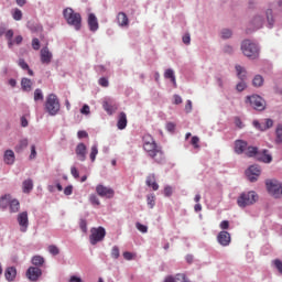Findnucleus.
<instances>
[{
    "mask_svg": "<svg viewBox=\"0 0 282 282\" xmlns=\"http://www.w3.org/2000/svg\"><path fill=\"white\" fill-rule=\"evenodd\" d=\"M143 149L148 153L149 158L154 160L158 164H162L164 162V152L162 151V147L155 143V140L151 134L143 135Z\"/></svg>",
    "mask_w": 282,
    "mask_h": 282,
    "instance_id": "obj_1",
    "label": "nucleus"
},
{
    "mask_svg": "<svg viewBox=\"0 0 282 282\" xmlns=\"http://www.w3.org/2000/svg\"><path fill=\"white\" fill-rule=\"evenodd\" d=\"M63 17L68 25H73L75 30H80L83 23V18L80 17V13L74 12V9L72 8H66L63 11Z\"/></svg>",
    "mask_w": 282,
    "mask_h": 282,
    "instance_id": "obj_2",
    "label": "nucleus"
},
{
    "mask_svg": "<svg viewBox=\"0 0 282 282\" xmlns=\"http://www.w3.org/2000/svg\"><path fill=\"white\" fill-rule=\"evenodd\" d=\"M0 208H2V210L9 208L10 213H19L21 208V203H19L18 199L12 198V195L7 194L0 197Z\"/></svg>",
    "mask_w": 282,
    "mask_h": 282,
    "instance_id": "obj_3",
    "label": "nucleus"
},
{
    "mask_svg": "<svg viewBox=\"0 0 282 282\" xmlns=\"http://www.w3.org/2000/svg\"><path fill=\"white\" fill-rule=\"evenodd\" d=\"M257 199H259V195L256 192H243L237 199V204L239 208H246V206H252V204H257Z\"/></svg>",
    "mask_w": 282,
    "mask_h": 282,
    "instance_id": "obj_4",
    "label": "nucleus"
},
{
    "mask_svg": "<svg viewBox=\"0 0 282 282\" xmlns=\"http://www.w3.org/2000/svg\"><path fill=\"white\" fill-rule=\"evenodd\" d=\"M241 51L247 56V58H259V46L252 43L250 40H245L241 44Z\"/></svg>",
    "mask_w": 282,
    "mask_h": 282,
    "instance_id": "obj_5",
    "label": "nucleus"
},
{
    "mask_svg": "<svg viewBox=\"0 0 282 282\" xmlns=\"http://www.w3.org/2000/svg\"><path fill=\"white\" fill-rule=\"evenodd\" d=\"M45 109L50 116H56V113L61 111V102L58 101V97H56V95L50 94L46 97Z\"/></svg>",
    "mask_w": 282,
    "mask_h": 282,
    "instance_id": "obj_6",
    "label": "nucleus"
},
{
    "mask_svg": "<svg viewBox=\"0 0 282 282\" xmlns=\"http://www.w3.org/2000/svg\"><path fill=\"white\" fill-rule=\"evenodd\" d=\"M107 237V231L104 227H93L90 229L89 241L91 246H96V243H100Z\"/></svg>",
    "mask_w": 282,
    "mask_h": 282,
    "instance_id": "obj_7",
    "label": "nucleus"
},
{
    "mask_svg": "<svg viewBox=\"0 0 282 282\" xmlns=\"http://www.w3.org/2000/svg\"><path fill=\"white\" fill-rule=\"evenodd\" d=\"M268 193L272 195L275 199L282 197V184L279 181L269 180L265 182Z\"/></svg>",
    "mask_w": 282,
    "mask_h": 282,
    "instance_id": "obj_8",
    "label": "nucleus"
},
{
    "mask_svg": "<svg viewBox=\"0 0 282 282\" xmlns=\"http://www.w3.org/2000/svg\"><path fill=\"white\" fill-rule=\"evenodd\" d=\"M247 102H249L256 111H263V109H265V100L259 95L248 96Z\"/></svg>",
    "mask_w": 282,
    "mask_h": 282,
    "instance_id": "obj_9",
    "label": "nucleus"
},
{
    "mask_svg": "<svg viewBox=\"0 0 282 282\" xmlns=\"http://www.w3.org/2000/svg\"><path fill=\"white\" fill-rule=\"evenodd\" d=\"M96 193L99 197H106L107 199H111L116 195L113 188L100 184L96 186Z\"/></svg>",
    "mask_w": 282,
    "mask_h": 282,
    "instance_id": "obj_10",
    "label": "nucleus"
},
{
    "mask_svg": "<svg viewBox=\"0 0 282 282\" xmlns=\"http://www.w3.org/2000/svg\"><path fill=\"white\" fill-rule=\"evenodd\" d=\"M246 175L249 182H257V180H259V175H261V167H259V165H251L246 171Z\"/></svg>",
    "mask_w": 282,
    "mask_h": 282,
    "instance_id": "obj_11",
    "label": "nucleus"
},
{
    "mask_svg": "<svg viewBox=\"0 0 282 282\" xmlns=\"http://www.w3.org/2000/svg\"><path fill=\"white\" fill-rule=\"evenodd\" d=\"M43 271L39 267H30L26 271V278L29 281L36 282L39 278L42 276Z\"/></svg>",
    "mask_w": 282,
    "mask_h": 282,
    "instance_id": "obj_12",
    "label": "nucleus"
},
{
    "mask_svg": "<svg viewBox=\"0 0 282 282\" xmlns=\"http://www.w3.org/2000/svg\"><path fill=\"white\" fill-rule=\"evenodd\" d=\"M18 224L20 226L21 232L28 231V226H30V220L28 219V212H22L18 215Z\"/></svg>",
    "mask_w": 282,
    "mask_h": 282,
    "instance_id": "obj_13",
    "label": "nucleus"
},
{
    "mask_svg": "<svg viewBox=\"0 0 282 282\" xmlns=\"http://www.w3.org/2000/svg\"><path fill=\"white\" fill-rule=\"evenodd\" d=\"M40 58L43 65H50L52 63L53 55H52V52H50V48L47 46L41 50Z\"/></svg>",
    "mask_w": 282,
    "mask_h": 282,
    "instance_id": "obj_14",
    "label": "nucleus"
},
{
    "mask_svg": "<svg viewBox=\"0 0 282 282\" xmlns=\"http://www.w3.org/2000/svg\"><path fill=\"white\" fill-rule=\"evenodd\" d=\"M102 108L105 109V111H107L108 116H112L113 113H116V111H118V105H116L111 99L105 100L102 102Z\"/></svg>",
    "mask_w": 282,
    "mask_h": 282,
    "instance_id": "obj_15",
    "label": "nucleus"
},
{
    "mask_svg": "<svg viewBox=\"0 0 282 282\" xmlns=\"http://www.w3.org/2000/svg\"><path fill=\"white\" fill-rule=\"evenodd\" d=\"M75 153L80 162H85L87 160V145L79 143L75 149Z\"/></svg>",
    "mask_w": 282,
    "mask_h": 282,
    "instance_id": "obj_16",
    "label": "nucleus"
},
{
    "mask_svg": "<svg viewBox=\"0 0 282 282\" xmlns=\"http://www.w3.org/2000/svg\"><path fill=\"white\" fill-rule=\"evenodd\" d=\"M217 241L218 243H220V246H230V232L226 231V230H223L218 234L217 236Z\"/></svg>",
    "mask_w": 282,
    "mask_h": 282,
    "instance_id": "obj_17",
    "label": "nucleus"
},
{
    "mask_svg": "<svg viewBox=\"0 0 282 282\" xmlns=\"http://www.w3.org/2000/svg\"><path fill=\"white\" fill-rule=\"evenodd\" d=\"M274 121L272 119H265L264 123H259V121H253V127L258 129L259 131H268V129H271L273 127Z\"/></svg>",
    "mask_w": 282,
    "mask_h": 282,
    "instance_id": "obj_18",
    "label": "nucleus"
},
{
    "mask_svg": "<svg viewBox=\"0 0 282 282\" xmlns=\"http://www.w3.org/2000/svg\"><path fill=\"white\" fill-rule=\"evenodd\" d=\"M263 23H265V20L261 15H254L250 25L253 30H261V28H263Z\"/></svg>",
    "mask_w": 282,
    "mask_h": 282,
    "instance_id": "obj_19",
    "label": "nucleus"
},
{
    "mask_svg": "<svg viewBox=\"0 0 282 282\" xmlns=\"http://www.w3.org/2000/svg\"><path fill=\"white\" fill-rule=\"evenodd\" d=\"M14 160H17V156L14 155V151L7 150L3 155L4 164H9L10 166H12V164H14Z\"/></svg>",
    "mask_w": 282,
    "mask_h": 282,
    "instance_id": "obj_20",
    "label": "nucleus"
},
{
    "mask_svg": "<svg viewBox=\"0 0 282 282\" xmlns=\"http://www.w3.org/2000/svg\"><path fill=\"white\" fill-rule=\"evenodd\" d=\"M145 184L149 188H152V191H158L160 188V185H158V182L155 181V174L148 175Z\"/></svg>",
    "mask_w": 282,
    "mask_h": 282,
    "instance_id": "obj_21",
    "label": "nucleus"
},
{
    "mask_svg": "<svg viewBox=\"0 0 282 282\" xmlns=\"http://www.w3.org/2000/svg\"><path fill=\"white\" fill-rule=\"evenodd\" d=\"M88 25L90 32H96L98 30V18H96V14L90 13L88 15Z\"/></svg>",
    "mask_w": 282,
    "mask_h": 282,
    "instance_id": "obj_22",
    "label": "nucleus"
},
{
    "mask_svg": "<svg viewBox=\"0 0 282 282\" xmlns=\"http://www.w3.org/2000/svg\"><path fill=\"white\" fill-rule=\"evenodd\" d=\"M246 149H248V142H246L243 140H237L235 142V151L238 155H241V153H243V151H246Z\"/></svg>",
    "mask_w": 282,
    "mask_h": 282,
    "instance_id": "obj_23",
    "label": "nucleus"
},
{
    "mask_svg": "<svg viewBox=\"0 0 282 282\" xmlns=\"http://www.w3.org/2000/svg\"><path fill=\"white\" fill-rule=\"evenodd\" d=\"M117 23L120 28H127L129 25V18L127 17V13L119 12L117 15Z\"/></svg>",
    "mask_w": 282,
    "mask_h": 282,
    "instance_id": "obj_24",
    "label": "nucleus"
},
{
    "mask_svg": "<svg viewBox=\"0 0 282 282\" xmlns=\"http://www.w3.org/2000/svg\"><path fill=\"white\" fill-rule=\"evenodd\" d=\"M4 276L7 281H14L17 279V268L8 267L4 271Z\"/></svg>",
    "mask_w": 282,
    "mask_h": 282,
    "instance_id": "obj_25",
    "label": "nucleus"
},
{
    "mask_svg": "<svg viewBox=\"0 0 282 282\" xmlns=\"http://www.w3.org/2000/svg\"><path fill=\"white\" fill-rule=\"evenodd\" d=\"M260 162H264V164H270V162H272V155L270 154V152H268V150H264L261 153H258V159Z\"/></svg>",
    "mask_w": 282,
    "mask_h": 282,
    "instance_id": "obj_26",
    "label": "nucleus"
},
{
    "mask_svg": "<svg viewBox=\"0 0 282 282\" xmlns=\"http://www.w3.org/2000/svg\"><path fill=\"white\" fill-rule=\"evenodd\" d=\"M117 127L118 129H120V131H122V129H127V113L124 112L119 113Z\"/></svg>",
    "mask_w": 282,
    "mask_h": 282,
    "instance_id": "obj_27",
    "label": "nucleus"
},
{
    "mask_svg": "<svg viewBox=\"0 0 282 282\" xmlns=\"http://www.w3.org/2000/svg\"><path fill=\"white\" fill-rule=\"evenodd\" d=\"M31 262L35 268H43L45 265V258L43 256H33Z\"/></svg>",
    "mask_w": 282,
    "mask_h": 282,
    "instance_id": "obj_28",
    "label": "nucleus"
},
{
    "mask_svg": "<svg viewBox=\"0 0 282 282\" xmlns=\"http://www.w3.org/2000/svg\"><path fill=\"white\" fill-rule=\"evenodd\" d=\"M237 76L240 80H246L248 78V70L243 68L241 65H236Z\"/></svg>",
    "mask_w": 282,
    "mask_h": 282,
    "instance_id": "obj_29",
    "label": "nucleus"
},
{
    "mask_svg": "<svg viewBox=\"0 0 282 282\" xmlns=\"http://www.w3.org/2000/svg\"><path fill=\"white\" fill-rule=\"evenodd\" d=\"M18 65H19V67H21V69L26 70L28 74H29V76H34V70H32V69L30 68V65L26 64V62H25L24 58H20V59L18 61Z\"/></svg>",
    "mask_w": 282,
    "mask_h": 282,
    "instance_id": "obj_30",
    "label": "nucleus"
},
{
    "mask_svg": "<svg viewBox=\"0 0 282 282\" xmlns=\"http://www.w3.org/2000/svg\"><path fill=\"white\" fill-rule=\"evenodd\" d=\"M21 87L23 91H32V79L29 78H22L21 80Z\"/></svg>",
    "mask_w": 282,
    "mask_h": 282,
    "instance_id": "obj_31",
    "label": "nucleus"
},
{
    "mask_svg": "<svg viewBox=\"0 0 282 282\" xmlns=\"http://www.w3.org/2000/svg\"><path fill=\"white\" fill-rule=\"evenodd\" d=\"M245 154L247 158H254V155L259 158V149L257 147H248Z\"/></svg>",
    "mask_w": 282,
    "mask_h": 282,
    "instance_id": "obj_32",
    "label": "nucleus"
},
{
    "mask_svg": "<svg viewBox=\"0 0 282 282\" xmlns=\"http://www.w3.org/2000/svg\"><path fill=\"white\" fill-rule=\"evenodd\" d=\"M22 188H23V193H30L32 188H34V183L32 182L31 178H28L22 183Z\"/></svg>",
    "mask_w": 282,
    "mask_h": 282,
    "instance_id": "obj_33",
    "label": "nucleus"
},
{
    "mask_svg": "<svg viewBox=\"0 0 282 282\" xmlns=\"http://www.w3.org/2000/svg\"><path fill=\"white\" fill-rule=\"evenodd\" d=\"M164 78H169L174 86L177 85V82L175 80V73L173 72V69L167 68L164 73Z\"/></svg>",
    "mask_w": 282,
    "mask_h": 282,
    "instance_id": "obj_34",
    "label": "nucleus"
},
{
    "mask_svg": "<svg viewBox=\"0 0 282 282\" xmlns=\"http://www.w3.org/2000/svg\"><path fill=\"white\" fill-rule=\"evenodd\" d=\"M4 36L8 41V47L9 48H12V46L14 45V42L12 40V36H14V31L12 30H8L6 33H4Z\"/></svg>",
    "mask_w": 282,
    "mask_h": 282,
    "instance_id": "obj_35",
    "label": "nucleus"
},
{
    "mask_svg": "<svg viewBox=\"0 0 282 282\" xmlns=\"http://www.w3.org/2000/svg\"><path fill=\"white\" fill-rule=\"evenodd\" d=\"M265 17H267L269 28H274V17L272 15L271 9L267 10Z\"/></svg>",
    "mask_w": 282,
    "mask_h": 282,
    "instance_id": "obj_36",
    "label": "nucleus"
},
{
    "mask_svg": "<svg viewBox=\"0 0 282 282\" xmlns=\"http://www.w3.org/2000/svg\"><path fill=\"white\" fill-rule=\"evenodd\" d=\"M28 144H29L28 139H22L15 147V150L18 151V153H21L23 149H28Z\"/></svg>",
    "mask_w": 282,
    "mask_h": 282,
    "instance_id": "obj_37",
    "label": "nucleus"
},
{
    "mask_svg": "<svg viewBox=\"0 0 282 282\" xmlns=\"http://www.w3.org/2000/svg\"><path fill=\"white\" fill-rule=\"evenodd\" d=\"M252 85H253V87H261L263 85V76L256 75L252 80Z\"/></svg>",
    "mask_w": 282,
    "mask_h": 282,
    "instance_id": "obj_38",
    "label": "nucleus"
},
{
    "mask_svg": "<svg viewBox=\"0 0 282 282\" xmlns=\"http://www.w3.org/2000/svg\"><path fill=\"white\" fill-rule=\"evenodd\" d=\"M12 17L14 21H21V19H23V11H21V9H14L12 12Z\"/></svg>",
    "mask_w": 282,
    "mask_h": 282,
    "instance_id": "obj_39",
    "label": "nucleus"
},
{
    "mask_svg": "<svg viewBox=\"0 0 282 282\" xmlns=\"http://www.w3.org/2000/svg\"><path fill=\"white\" fill-rule=\"evenodd\" d=\"M44 96H43V90H41V88H36L34 90V100L35 102H39V100L43 101Z\"/></svg>",
    "mask_w": 282,
    "mask_h": 282,
    "instance_id": "obj_40",
    "label": "nucleus"
},
{
    "mask_svg": "<svg viewBox=\"0 0 282 282\" xmlns=\"http://www.w3.org/2000/svg\"><path fill=\"white\" fill-rule=\"evenodd\" d=\"M47 250H48L50 254H53V257L61 254V249H58V247H56V245L48 246Z\"/></svg>",
    "mask_w": 282,
    "mask_h": 282,
    "instance_id": "obj_41",
    "label": "nucleus"
},
{
    "mask_svg": "<svg viewBox=\"0 0 282 282\" xmlns=\"http://www.w3.org/2000/svg\"><path fill=\"white\" fill-rule=\"evenodd\" d=\"M275 142L278 144H282V126H278L276 130H275Z\"/></svg>",
    "mask_w": 282,
    "mask_h": 282,
    "instance_id": "obj_42",
    "label": "nucleus"
},
{
    "mask_svg": "<svg viewBox=\"0 0 282 282\" xmlns=\"http://www.w3.org/2000/svg\"><path fill=\"white\" fill-rule=\"evenodd\" d=\"M96 155H98V145H93L90 149V160L96 162Z\"/></svg>",
    "mask_w": 282,
    "mask_h": 282,
    "instance_id": "obj_43",
    "label": "nucleus"
},
{
    "mask_svg": "<svg viewBox=\"0 0 282 282\" xmlns=\"http://www.w3.org/2000/svg\"><path fill=\"white\" fill-rule=\"evenodd\" d=\"M89 202L90 204H93V206H100V199H98V196H96L95 194L90 195Z\"/></svg>",
    "mask_w": 282,
    "mask_h": 282,
    "instance_id": "obj_44",
    "label": "nucleus"
},
{
    "mask_svg": "<svg viewBox=\"0 0 282 282\" xmlns=\"http://www.w3.org/2000/svg\"><path fill=\"white\" fill-rule=\"evenodd\" d=\"M135 228L139 230V232H143V234L149 232V227L140 223L135 224Z\"/></svg>",
    "mask_w": 282,
    "mask_h": 282,
    "instance_id": "obj_45",
    "label": "nucleus"
},
{
    "mask_svg": "<svg viewBox=\"0 0 282 282\" xmlns=\"http://www.w3.org/2000/svg\"><path fill=\"white\" fill-rule=\"evenodd\" d=\"M119 257H120V249L118 248V246L112 247L111 258L118 259Z\"/></svg>",
    "mask_w": 282,
    "mask_h": 282,
    "instance_id": "obj_46",
    "label": "nucleus"
},
{
    "mask_svg": "<svg viewBox=\"0 0 282 282\" xmlns=\"http://www.w3.org/2000/svg\"><path fill=\"white\" fill-rule=\"evenodd\" d=\"M188 279H186V274L178 273L175 275L174 281L175 282H186Z\"/></svg>",
    "mask_w": 282,
    "mask_h": 282,
    "instance_id": "obj_47",
    "label": "nucleus"
},
{
    "mask_svg": "<svg viewBox=\"0 0 282 282\" xmlns=\"http://www.w3.org/2000/svg\"><path fill=\"white\" fill-rule=\"evenodd\" d=\"M147 200H148V206H150V208H153L155 206V196L149 195Z\"/></svg>",
    "mask_w": 282,
    "mask_h": 282,
    "instance_id": "obj_48",
    "label": "nucleus"
},
{
    "mask_svg": "<svg viewBox=\"0 0 282 282\" xmlns=\"http://www.w3.org/2000/svg\"><path fill=\"white\" fill-rule=\"evenodd\" d=\"M79 228H80L82 232L87 234V220L80 219V221H79Z\"/></svg>",
    "mask_w": 282,
    "mask_h": 282,
    "instance_id": "obj_49",
    "label": "nucleus"
},
{
    "mask_svg": "<svg viewBox=\"0 0 282 282\" xmlns=\"http://www.w3.org/2000/svg\"><path fill=\"white\" fill-rule=\"evenodd\" d=\"M32 47L35 51L41 50V42L39 41V39L35 37V39L32 40Z\"/></svg>",
    "mask_w": 282,
    "mask_h": 282,
    "instance_id": "obj_50",
    "label": "nucleus"
},
{
    "mask_svg": "<svg viewBox=\"0 0 282 282\" xmlns=\"http://www.w3.org/2000/svg\"><path fill=\"white\" fill-rule=\"evenodd\" d=\"M230 36H232V31L225 29L221 31V37L223 39H230Z\"/></svg>",
    "mask_w": 282,
    "mask_h": 282,
    "instance_id": "obj_51",
    "label": "nucleus"
},
{
    "mask_svg": "<svg viewBox=\"0 0 282 282\" xmlns=\"http://www.w3.org/2000/svg\"><path fill=\"white\" fill-rule=\"evenodd\" d=\"M191 144L194 147V149H199V138L193 137L191 140Z\"/></svg>",
    "mask_w": 282,
    "mask_h": 282,
    "instance_id": "obj_52",
    "label": "nucleus"
},
{
    "mask_svg": "<svg viewBox=\"0 0 282 282\" xmlns=\"http://www.w3.org/2000/svg\"><path fill=\"white\" fill-rule=\"evenodd\" d=\"M248 86L246 85L245 80H241L240 83L237 84L236 89L237 91H243Z\"/></svg>",
    "mask_w": 282,
    "mask_h": 282,
    "instance_id": "obj_53",
    "label": "nucleus"
},
{
    "mask_svg": "<svg viewBox=\"0 0 282 282\" xmlns=\"http://www.w3.org/2000/svg\"><path fill=\"white\" fill-rule=\"evenodd\" d=\"M273 263H274V267L276 268V270L280 272V274H282V261L279 259H275L273 261Z\"/></svg>",
    "mask_w": 282,
    "mask_h": 282,
    "instance_id": "obj_54",
    "label": "nucleus"
},
{
    "mask_svg": "<svg viewBox=\"0 0 282 282\" xmlns=\"http://www.w3.org/2000/svg\"><path fill=\"white\" fill-rule=\"evenodd\" d=\"M98 83H99L100 87H109V79H107L105 77L99 78Z\"/></svg>",
    "mask_w": 282,
    "mask_h": 282,
    "instance_id": "obj_55",
    "label": "nucleus"
},
{
    "mask_svg": "<svg viewBox=\"0 0 282 282\" xmlns=\"http://www.w3.org/2000/svg\"><path fill=\"white\" fill-rule=\"evenodd\" d=\"M70 174L73 175V177H75V180H78V177H80V174L78 173V169H76V166L70 167Z\"/></svg>",
    "mask_w": 282,
    "mask_h": 282,
    "instance_id": "obj_56",
    "label": "nucleus"
},
{
    "mask_svg": "<svg viewBox=\"0 0 282 282\" xmlns=\"http://www.w3.org/2000/svg\"><path fill=\"white\" fill-rule=\"evenodd\" d=\"M182 41L185 45H191V34L186 33L183 35Z\"/></svg>",
    "mask_w": 282,
    "mask_h": 282,
    "instance_id": "obj_57",
    "label": "nucleus"
},
{
    "mask_svg": "<svg viewBox=\"0 0 282 282\" xmlns=\"http://www.w3.org/2000/svg\"><path fill=\"white\" fill-rule=\"evenodd\" d=\"M80 113H83L84 116H89V113H90L89 106L84 105L83 108L80 109Z\"/></svg>",
    "mask_w": 282,
    "mask_h": 282,
    "instance_id": "obj_58",
    "label": "nucleus"
},
{
    "mask_svg": "<svg viewBox=\"0 0 282 282\" xmlns=\"http://www.w3.org/2000/svg\"><path fill=\"white\" fill-rule=\"evenodd\" d=\"M164 195H165V197H171V195H173V187H171V186H165V188H164Z\"/></svg>",
    "mask_w": 282,
    "mask_h": 282,
    "instance_id": "obj_59",
    "label": "nucleus"
},
{
    "mask_svg": "<svg viewBox=\"0 0 282 282\" xmlns=\"http://www.w3.org/2000/svg\"><path fill=\"white\" fill-rule=\"evenodd\" d=\"M220 228L221 230H228V228H230V223L228 220H223L220 223Z\"/></svg>",
    "mask_w": 282,
    "mask_h": 282,
    "instance_id": "obj_60",
    "label": "nucleus"
},
{
    "mask_svg": "<svg viewBox=\"0 0 282 282\" xmlns=\"http://www.w3.org/2000/svg\"><path fill=\"white\" fill-rule=\"evenodd\" d=\"M74 193V186L68 185L64 188V195H72Z\"/></svg>",
    "mask_w": 282,
    "mask_h": 282,
    "instance_id": "obj_61",
    "label": "nucleus"
},
{
    "mask_svg": "<svg viewBox=\"0 0 282 282\" xmlns=\"http://www.w3.org/2000/svg\"><path fill=\"white\" fill-rule=\"evenodd\" d=\"M36 159V145L31 147L30 160Z\"/></svg>",
    "mask_w": 282,
    "mask_h": 282,
    "instance_id": "obj_62",
    "label": "nucleus"
},
{
    "mask_svg": "<svg viewBox=\"0 0 282 282\" xmlns=\"http://www.w3.org/2000/svg\"><path fill=\"white\" fill-rule=\"evenodd\" d=\"M123 259H126V261H131L133 259V253L129 251L123 252Z\"/></svg>",
    "mask_w": 282,
    "mask_h": 282,
    "instance_id": "obj_63",
    "label": "nucleus"
},
{
    "mask_svg": "<svg viewBox=\"0 0 282 282\" xmlns=\"http://www.w3.org/2000/svg\"><path fill=\"white\" fill-rule=\"evenodd\" d=\"M166 130L170 131L171 133H172L173 131H175V123H173V122H167V123H166Z\"/></svg>",
    "mask_w": 282,
    "mask_h": 282,
    "instance_id": "obj_64",
    "label": "nucleus"
}]
</instances>
